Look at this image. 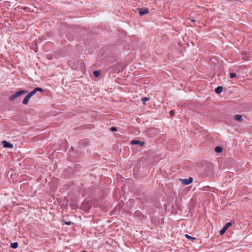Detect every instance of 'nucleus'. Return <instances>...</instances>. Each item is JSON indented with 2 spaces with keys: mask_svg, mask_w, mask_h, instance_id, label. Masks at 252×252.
Here are the masks:
<instances>
[{
  "mask_svg": "<svg viewBox=\"0 0 252 252\" xmlns=\"http://www.w3.org/2000/svg\"><path fill=\"white\" fill-rule=\"evenodd\" d=\"M82 252H86V251H83Z\"/></svg>",
  "mask_w": 252,
  "mask_h": 252,
  "instance_id": "22",
  "label": "nucleus"
},
{
  "mask_svg": "<svg viewBox=\"0 0 252 252\" xmlns=\"http://www.w3.org/2000/svg\"><path fill=\"white\" fill-rule=\"evenodd\" d=\"M132 145L138 144L140 146H142L145 144V142L143 141H140L138 140H132L130 142Z\"/></svg>",
  "mask_w": 252,
  "mask_h": 252,
  "instance_id": "6",
  "label": "nucleus"
},
{
  "mask_svg": "<svg viewBox=\"0 0 252 252\" xmlns=\"http://www.w3.org/2000/svg\"><path fill=\"white\" fill-rule=\"evenodd\" d=\"M111 130L112 131H116L117 130V128L116 127L113 126L111 127Z\"/></svg>",
  "mask_w": 252,
  "mask_h": 252,
  "instance_id": "18",
  "label": "nucleus"
},
{
  "mask_svg": "<svg viewBox=\"0 0 252 252\" xmlns=\"http://www.w3.org/2000/svg\"><path fill=\"white\" fill-rule=\"evenodd\" d=\"M190 21H191V22H195V20H194V19H190Z\"/></svg>",
  "mask_w": 252,
  "mask_h": 252,
  "instance_id": "21",
  "label": "nucleus"
},
{
  "mask_svg": "<svg viewBox=\"0 0 252 252\" xmlns=\"http://www.w3.org/2000/svg\"><path fill=\"white\" fill-rule=\"evenodd\" d=\"M18 246V244L17 242H15L11 244V247L13 249H16Z\"/></svg>",
  "mask_w": 252,
  "mask_h": 252,
  "instance_id": "12",
  "label": "nucleus"
},
{
  "mask_svg": "<svg viewBox=\"0 0 252 252\" xmlns=\"http://www.w3.org/2000/svg\"><path fill=\"white\" fill-rule=\"evenodd\" d=\"M139 14L140 15H144L149 13V10L147 8H139L138 9Z\"/></svg>",
  "mask_w": 252,
  "mask_h": 252,
  "instance_id": "4",
  "label": "nucleus"
},
{
  "mask_svg": "<svg viewBox=\"0 0 252 252\" xmlns=\"http://www.w3.org/2000/svg\"><path fill=\"white\" fill-rule=\"evenodd\" d=\"M174 111L173 110H172L170 111V114L171 116H173L174 115Z\"/></svg>",
  "mask_w": 252,
  "mask_h": 252,
  "instance_id": "19",
  "label": "nucleus"
},
{
  "mask_svg": "<svg viewBox=\"0 0 252 252\" xmlns=\"http://www.w3.org/2000/svg\"><path fill=\"white\" fill-rule=\"evenodd\" d=\"M37 91H39V92H43L44 91V90L42 89V88H39V87H37V88H35L31 92H33V95L37 92Z\"/></svg>",
  "mask_w": 252,
  "mask_h": 252,
  "instance_id": "9",
  "label": "nucleus"
},
{
  "mask_svg": "<svg viewBox=\"0 0 252 252\" xmlns=\"http://www.w3.org/2000/svg\"><path fill=\"white\" fill-rule=\"evenodd\" d=\"M227 229L225 228V227L223 226V228L220 231V235H223L225 232L226 231Z\"/></svg>",
  "mask_w": 252,
  "mask_h": 252,
  "instance_id": "14",
  "label": "nucleus"
},
{
  "mask_svg": "<svg viewBox=\"0 0 252 252\" xmlns=\"http://www.w3.org/2000/svg\"><path fill=\"white\" fill-rule=\"evenodd\" d=\"M27 93H28V91H26V90H21L20 91L17 92L9 97V100L10 101H13V100H14L16 98L18 97L19 96H20L22 95H23L24 94H26Z\"/></svg>",
  "mask_w": 252,
  "mask_h": 252,
  "instance_id": "1",
  "label": "nucleus"
},
{
  "mask_svg": "<svg viewBox=\"0 0 252 252\" xmlns=\"http://www.w3.org/2000/svg\"><path fill=\"white\" fill-rule=\"evenodd\" d=\"M2 143L4 148H12L13 147V145L12 144L6 141H3Z\"/></svg>",
  "mask_w": 252,
  "mask_h": 252,
  "instance_id": "5",
  "label": "nucleus"
},
{
  "mask_svg": "<svg viewBox=\"0 0 252 252\" xmlns=\"http://www.w3.org/2000/svg\"><path fill=\"white\" fill-rule=\"evenodd\" d=\"M93 73L95 77H97L100 75V72L98 70H95L94 71Z\"/></svg>",
  "mask_w": 252,
  "mask_h": 252,
  "instance_id": "11",
  "label": "nucleus"
},
{
  "mask_svg": "<svg viewBox=\"0 0 252 252\" xmlns=\"http://www.w3.org/2000/svg\"><path fill=\"white\" fill-rule=\"evenodd\" d=\"M33 95V92H30L28 95H27L25 97V98L23 101V103L24 104L27 105L30 99L31 98V97Z\"/></svg>",
  "mask_w": 252,
  "mask_h": 252,
  "instance_id": "3",
  "label": "nucleus"
},
{
  "mask_svg": "<svg viewBox=\"0 0 252 252\" xmlns=\"http://www.w3.org/2000/svg\"><path fill=\"white\" fill-rule=\"evenodd\" d=\"M223 90V88L221 86H218L215 89V92L217 94H220Z\"/></svg>",
  "mask_w": 252,
  "mask_h": 252,
  "instance_id": "7",
  "label": "nucleus"
},
{
  "mask_svg": "<svg viewBox=\"0 0 252 252\" xmlns=\"http://www.w3.org/2000/svg\"><path fill=\"white\" fill-rule=\"evenodd\" d=\"M185 237L189 239H193V240H195V238L194 237H190V236H189L188 234H186L185 235Z\"/></svg>",
  "mask_w": 252,
  "mask_h": 252,
  "instance_id": "16",
  "label": "nucleus"
},
{
  "mask_svg": "<svg viewBox=\"0 0 252 252\" xmlns=\"http://www.w3.org/2000/svg\"><path fill=\"white\" fill-rule=\"evenodd\" d=\"M237 76L236 74L235 73L231 72L230 73V77L231 78H233L234 77H236Z\"/></svg>",
  "mask_w": 252,
  "mask_h": 252,
  "instance_id": "15",
  "label": "nucleus"
},
{
  "mask_svg": "<svg viewBox=\"0 0 252 252\" xmlns=\"http://www.w3.org/2000/svg\"><path fill=\"white\" fill-rule=\"evenodd\" d=\"M149 100V97H144L142 98V101L144 103L145 101H148Z\"/></svg>",
  "mask_w": 252,
  "mask_h": 252,
  "instance_id": "17",
  "label": "nucleus"
},
{
  "mask_svg": "<svg viewBox=\"0 0 252 252\" xmlns=\"http://www.w3.org/2000/svg\"><path fill=\"white\" fill-rule=\"evenodd\" d=\"M232 223L231 222H227L224 225V227H225V228H226V229H228V227H229L230 226H231L232 225Z\"/></svg>",
  "mask_w": 252,
  "mask_h": 252,
  "instance_id": "13",
  "label": "nucleus"
},
{
  "mask_svg": "<svg viewBox=\"0 0 252 252\" xmlns=\"http://www.w3.org/2000/svg\"><path fill=\"white\" fill-rule=\"evenodd\" d=\"M234 119L239 122H241L243 120L242 116L240 115H235L234 117Z\"/></svg>",
  "mask_w": 252,
  "mask_h": 252,
  "instance_id": "8",
  "label": "nucleus"
},
{
  "mask_svg": "<svg viewBox=\"0 0 252 252\" xmlns=\"http://www.w3.org/2000/svg\"><path fill=\"white\" fill-rule=\"evenodd\" d=\"M180 180L183 184L188 185L193 182V178L189 177L188 179H180Z\"/></svg>",
  "mask_w": 252,
  "mask_h": 252,
  "instance_id": "2",
  "label": "nucleus"
},
{
  "mask_svg": "<svg viewBox=\"0 0 252 252\" xmlns=\"http://www.w3.org/2000/svg\"><path fill=\"white\" fill-rule=\"evenodd\" d=\"M215 151L216 153H221L222 151V148L221 147L217 146L215 148Z\"/></svg>",
  "mask_w": 252,
  "mask_h": 252,
  "instance_id": "10",
  "label": "nucleus"
},
{
  "mask_svg": "<svg viewBox=\"0 0 252 252\" xmlns=\"http://www.w3.org/2000/svg\"><path fill=\"white\" fill-rule=\"evenodd\" d=\"M64 223L67 225H70L71 224V221H65Z\"/></svg>",
  "mask_w": 252,
  "mask_h": 252,
  "instance_id": "20",
  "label": "nucleus"
}]
</instances>
